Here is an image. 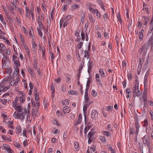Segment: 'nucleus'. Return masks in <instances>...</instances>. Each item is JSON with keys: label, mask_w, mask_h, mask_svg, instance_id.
Instances as JSON below:
<instances>
[{"label": "nucleus", "mask_w": 153, "mask_h": 153, "mask_svg": "<svg viewBox=\"0 0 153 153\" xmlns=\"http://www.w3.org/2000/svg\"><path fill=\"white\" fill-rule=\"evenodd\" d=\"M88 9L90 12L92 13H98V11L97 9H94L90 6L89 7Z\"/></svg>", "instance_id": "9d476101"}, {"label": "nucleus", "mask_w": 153, "mask_h": 153, "mask_svg": "<svg viewBox=\"0 0 153 153\" xmlns=\"http://www.w3.org/2000/svg\"><path fill=\"white\" fill-rule=\"evenodd\" d=\"M16 111H15L13 114V116L15 118L24 120L25 116L26 115L27 109L26 108L20 105H17L15 108Z\"/></svg>", "instance_id": "f257e3e1"}, {"label": "nucleus", "mask_w": 153, "mask_h": 153, "mask_svg": "<svg viewBox=\"0 0 153 153\" xmlns=\"http://www.w3.org/2000/svg\"><path fill=\"white\" fill-rule=\"evenodd\" d=\"M9 88V86H8L7 87H1L0 88V90L1 91L4 92L6 91Z\"/></svg>", "instance_id": "2f4dec72"}, {"label": "nucleus", "mask_w": 153, "mask_h": 153, "mask_svg": "<svg viewBox=\"0 0 153 153\" xmlns=\"http://www.w3.org/2000/svg\"><path fill=\"white\" fill-rule=\"evenodd\" d=\"M50 56L51 57V61L53 63V60L54 59V55L53 53L52 52L50 53Z\"/></svg>", "instance_id": "c03bdc74"}, {"label": "nucleus", "mask_w": 153, "mask_h": 153, "mask_svg": "<svg viewBox=\"0 0 153 153\" xmlns=\"http://www.w3.org/2000/svg\"><path fill=\"white\" fill-rule=\"evenodd\" d=\"M76 56L77 57V58H79H79H80V56L79 53L78 51H76Z\"/></svg>", "instance_id": "680f3d73"}, {"label": "nucleus", "mask_w": 153, "mask_h": 153, "mask_svg": "<svg viewBox=\"0 0 153 153\" xmlns=\"http://www.w3.org/2000/svg\"><path fill=\"white\" fill-rule=\"evenodd\" d=\"M89 88H86L85 91V98H86V97L88 96V91Z\"/></svg>", "instance_id": "864d4df0"}, {"label": "nucleus", "mask_w": 153, "mask_h": 153, "mask_svg": "<svg viewBox=\"0 0 153 153\" xmlns=\"http://www.w3.org/2000/svg\"><path fill=\"white\" fill-rule=\"evenodd\" d=\"M51 89L52 92H55V87L54 84L53 83L51 84Z\"/></svg>", "instance_id": "72a5a7b5"}, {"label": "nucleus", "mask_w": 153, "mask_h": 153, "mask_svg": "<svg viewBox=\"0 0 153 153\" xmlns=\"http://www.w3.org/2000/svg\"><path fill=\"white\" fill-rule=\"evenodd\" d=\"M81 35L82 36V40L83 41H84V40L85 39V36L84 33L83 32H82L81 33Z\"/></svg>", "instance_id": "e2e57ef3"}, {"label": "nucleus", "mask_w": 153, "mask_h": 153, "mask_svg": "<svg viewBox=\"0 0 153 153\" xmlns=\"http://www.w3.org/2000/svg\"><path fill=\"white\" fill-rule=\"evenodd\" d=\"M107 148L110 151L111 153H116L115 150L113 149L110 145H108L107 146Z\"/></svg>", "instance_id": "f8f14e48"}, {"label": "nucleus", "mask_w": 153, "mask_h": 153, "mask_svg": "<svg viewBox=\"0 0 153 153\" xmlns=\"http://www.w3.org/2000/svg\"><path fill=\"white\" fill-rule=\"evenodd\" d=\"M37 31L39 35L41 37H42V32L41 30L40 29V28L38 29Z\"/></svg>", "instance_id": "3c124183"}, {"label": "nucleus", "mask_w": 153, "mask_h": 153, "mask_svg": "<svg viewBox=\"0 0 153 153\" xmlns=\"http://www.w3.org/2000/svg\"><path fill=\"white\" fill-rule=\"evenodd\" d=\"M143 31V30H142L141 31H140L138 34L139 37V39L141 41L142 40H143V33L142 32Z\"/></svg>", "instance_id": "5701e85b"}, {"label": "nucleus", "mask_w": 153, "mask_h": 153, "mask_svg": "<svg viewBox=\"0 0 153 153\" xmlns=\"http://www.w3.org/2000/svg\"><path fill=\"white\" fill-rule=\"evenodd\" d=\"M88 72L89 74H90L91 71L92 70L93 65L92 62H91L90 60H89L88 63Z\"/></svg>", "instance_id": "39448f33"}, {"label": "nucleus", "mask_w": 153, "mask_h": 153, "mask_svg": "<svg viewBox=\"0 0 153 153\" xmlns=\"http://www.w3.org/2000/svg\"><path fill=\"white\" fill-rule=\"evenodd\" d=\"M40 29H43V26L41 22H38Z\"/></svg>", "instance_id": "69168bd1"}, {"label": "nucleus", "mask_w": 153, "mask_h": 153, "mask_svg": "<svg viewBox=\"0 0 153 153\" xmlns=\"http://www.w3.org/2000/svg\"><path fill=\"white\" fill-rule=\"evenodd\" d=\"M38 112L37 109L35 110L34 109L32 110V117L34 119L36 117L38 114Z\"/></svg>", "instance_id": "1a4fd4ad"}, {"label": "nucleus", "mask_w": 153, "mask_h": 153, "mask_svg": "<svg viewBox=\"0 0 153 153\" xmlns=\"http://www.w3.org/2000/svg\"><path fill=\"white\" fill-rule=\"evenodd\" d=\"M14 7H13V6H10L8 7V9L9 11H10L11 13H14V11H13Z\"/></svg>", "instance_id": "f704fd0d"}, {"label": "nucleus", "mask_w": 153, "mask_h": 153, "mask_svg": "<svg viewBox=\"0 0 153 153\" xmlns=\"http://www.w3.org/2000/svg\"><path fill=\"white\" fill-rule=\"evenodd\" d=\"M91 83V80L90 79H88L87 81V83L86 84V88H89Z\"/></svg>", "instance_id": "37998d69"}, {"label": "nucleus", "mask_w": 153, "mask_h": 153, "mask_svg": "<svg viewBox=\"0 0 153 153\" xmlns=\"http://www.w3.org/2000/svg\"><path fill=\"white\" fill-rule=\"evenodd\" d=\"M74 146L75 149L77 151H78L79 149V145L78 143L76 142L75 141L74 142Z\"/></svg>", "instance_id": "2eb2a0df"}, {"label": "nucleus", "mask_w": 153, "mask_h": 153, "mask_svg": "<svg viewBox=\"0 0 153 153\" xmlns=\"http://www.w3.org/2000/svg\"><path fill=\"white\" fill-rule=\"evenodd\" d=\"M99 72L102 77H105V74L102 69L100 68L99 70Z\"/></svg>", "instance_id": "a211bd4d"}, {"label": "nucleus", "mask_w": 153, "mask_h": 153, "mask_svg": "<svg viewBox=\"0 0 153 153\" xmlns=\"http://www.w3.org/2000/svg\"><path fill=\"white\" fill-rule=\"evenodd\" d=\"M62 103L64 105H68L69 103V100H68L66 99L62 101Z\"/></svg>", "instance_id": "f3484780"}, {"label": "nucleus", "mask_w": 153, "mask_h": 153, "mask_svg": "<svg viewBox=\"0 0 153 153\" xmlns=\"http://www.w3.org/2000/svg\"><path fill=\"white\" fill-rule=\"evenodd\" d=\"M98 114L97 111L95 110L92 111L91 114V116L92 118L94 119H96L98 117Z\"/></svg>", "instance_id": "20e7f679"}, {"label": "nucleus", "mask_w": 153, "mask_h": 153, "mask_svg": "<svg viewBox=\"0 0 153 153\" xmlns=\"http://www.w3.org/2000/svg\"><path fill=\"white\" fill-rule=\"evenodd\" d=\"M133 92L134 97H135L136 96H139L141 94V92L140 89L139 88V86L138 84H135V87L133 89Z\"/></svg>", "instance_id": "f03ea898"}, {"label": "nucleus", "mask_w": 153, "mask_h": 153, "mask_svg": "<svg viewBox=\"0 0 153 153\" xmlns=\"http://www.w3.org/2000/svg\"><path fill=\"white\" fill-rule=\"evenodd\" d=\"M85 16L84 14L82 15L81 16V21L82 23L84 21V18H85Z\"/></svg>", "instance_id": "de8ad7c7"}, {"label": "nucleus", "mask_w": 153, "mask_h": 153, "mask_svg": "<svg viewBox=\"0 0 153 153\" xmlns=\"http://www.w3.org/2000/svg\"><path fill=\"white\" fill-rule=\"evenodd\" d=\"M16 131L18 134H19L21 132V128L20 125L17 126L16 127Z\"/></svg>", "instance_id": "4be33fe9"}, {"label": "nucleus", "mask_w": 153, "mask_h": 153, "mask_svg": "<svg viewBox=\"0 0 153 153\" xmlns=\"http://www.w3.org/2000/svg\"><path fill=\"white\" fill-rule=\"evenodd\" d=\"M15 65L16 66V67H18L20 66V64L18 60V59H17L16 60L13 61Z\"/></svg>", "instance_id": "7c9ffc66"}, {"label": "nucleus", "mask_w": 153, "mask_h": 153, "mask_svg": "<svg viewBox=\"0 0 153 153\" xmlns=\"http://www.w3.org/2000/svg\"><path fill=\"white\" fill-rule=\"evenodd\" d=\"M89 19L90 22H91L93 23L94 22V19L93 18L92 16L91 15V16H89Z\"/></svg>", "instance_id": "4d7b16f0"}, {"label": "nucleus", "mask_w": 153, "mask_h": 153, "mask_svg": "<svg viewBox=\"0 0 153 153\" xmlns=\"http://www.w3.org/2000/svg\"><path fill=\"white\" fill-rule=\"evenodd\" d=\"M15 69L16 70L14 71L13 74H15L17 75L18 74L19 72V69L18 67H16Z\"/></svg>", "instance_id": "79ce46f5"}, {"label": "nucleus", "mask_w": 153, "mask_h": 153, "mask_svg": "<svg viewBox=\"0 0 153 153\" xmlns=\"http://www.w3.org/2000/svg\"><path fill=\"white\" fill-rule=\"evenodd\" d=\"M67 131H65L64 133L63 137V140H65L66 138L67 137Z\"/></svg>", "instance_id": "49530a36"}, {"label": "nucleus", "mask_w": 153, "mask_h": 153, "mask_svg": "<svg viewBox=\"0 0 153 153\" xmlns=\"http://www.w3.org/2000/svg\"><path fill=\"white\" fill-rule=\"evenodd\" d=\"M68 93L70 94H76V91L70 90L68 91Z\"/></svg>", "instance_id": "a18cd8bd"}, {"label": "nucleus", "mask_w": 153, "mask_h": 153, "mask_svg": "<svg viewBox=\"0 0 153 153\" xmlns=\"http://www.w3.org/2000/svg\"><path fill=\"white\" fill-rule=\"evenodd\" d=\"M92 94L94 97H95L97 96V92L93 90L92 92Z\"/></svg>", "instance_id": "8fccbe9b"}, {"label": "nucleus", "mask_w": 153, "mask_h": 153, "mask_svg": "<svg viewBox=\"0 0 153 153\" xmlns=\"http://www.w3.org/2000/svg\"><path fill=\"white\" fill-rule=\"evenodd\" d=\"M99 138L101 141L104 143L105 142L106 138L105 136H101L99 137Z\"/></svg>", "instance_id": "b1692460"}, {"label": "nucleus", "mask_w": 153, "mask_h": 153, "mask_svg": "<svg viewBox=\"0 0 153 153\" xmlns=\"http://www.w3.org/2000/svg\"><path fill=\"white\" fill-rule=\"evenodd\" d=\"M63 110L64 114H67L70 112L71 108L69 107L65 106L63 108Z\"/></svg>", "instance_id": "423d86ee"}, {"label": "nucleus", "mask_w": 153, "mask_h": 153, "mask_svg": "<svg viewBox=\"0 0 153 153\" xmlns=\"http://www.w3.org/2000/svg\"><path fill=\"white\" fill-rule=\"evenodd\" d=\"M13 61H14L15 60H16L17 59H18L17 58V57L14 54H13Z\"/></svg>", "instance_id": "052dcab7"}, {"label": "nucleus", "mask_w": 153, "mask_h": 153, "mask_svg": "<svg viewBox=\"0 0 153 153\" xmlns=\"http://www.w3.org/2000/svg\"><path fill=\"white\" fill-rule=\"evenodd\" d=\"M3 57L2 59V61L6 62L7 61H8V56L6 55L4 53L3 54Z\"/></svg>", "instance_id": "dca6fc26"}, {"label": "nucleus", "mask_w": 153, "mask_h": 153, "mask_svg": "<svg viewBox=\"0 0 153 153\" xmlns=\"http://www.w3.org/2000/svg\"><path fill=\"white\" fill-rule=\"evenodd\" d=\"M83 44V42H81L79 43L77 45L76 47L78 49H79L81 48Z\"/></svg>", "instance_id": "4c0bfd02"}, {"label": "nucleus", "mask_w": 153, "mask_h": 153, "mask_svg": "<svg viewBox=\"0 0 153 153\" xmlns=\"http://www.w3.org/2000/svg\"><path fill=\"white\" fill-rule=\"evenodd\" d=\"M149 124L148 121L147 119H145L144 120V126H146V131L147 132V126H148Z\"/></svg>", "instance_id": "a878e982"}, {"label": "nucleus", "mask_w": 153, "mask_h": 153, "mask_svg": "<svg viewBox=\"0 0 153 153\" xmlns=\"http://www.w3.org/2000/svg\"><path fill=\"white\" fill-rule=\"evenodd\" d=\"M139 149L140 152V153H143V145L142 143H139Z\"/></svg>", "instance_id": "c756f323"}, {"label": "nucleus", "mask_w": 153, "mask_h": 153, "mask_svg": "<svg viewBox=\"0 0 153 153\" xmlns=\"http://www.w3.org/2000/svg\"><path fill=\"white\" fill-rule=\"evenodd\" d=\"M149 45H153V36H152L150 37L149 39V45L146 47V49L149 48Z\"/></svg>", "instance_id": "ddd939ff"}, {"label": "nucleus", "mask_w": 153, "mask_h": 153, "mask_svg": "<svg viewBox=\"0 0 153 153\" xmlns=\"http://www.w3.org/2000/svg\"><path fill=\"white\" fill-rule=\"evenodd\" d=\"M1 137L3 140L9 142H11L12 141L11 137H7L5 135H1Z\"/></svg>", "instance_id": "6e6552de"}, {"label": "nucleus", "mask_w": 153, "mask_h": 153, "mask_svg": "<svg viewBox=\"0 0 153 153\" xmlns=\"http://www.w3.org/2000/svg\"><path fill=\"white\" fill-rule=\"evenodd\" d=\"M15 84H16V81L15 80H13L10 82V85H13Z\"/></svg>", "instance_id": "603ef678"}, {"label": "nucleus", "mask_w": 153, "mask_h": 153, "mask_svg": "<svg viewBox=\"0 0 153 153\" xmlns=\"http://www.w3.org/2000/svg\"><path fill=\"white\" fill-rule=\"evenodd\" d=\"M143 23L141 21H139L137 23L138 27L140 28L141 26L142 25Z\"/></svg>", "instance_id": "58836bf2"}, {"label": "nucleus", "mask_w": 153, "mask_h": 153, "mask_svg": "<svg viewBox=\"0 0 153 153\" xmlns=\"http://www.w3.org/2000/svg\"><path fill=\"white\" fill-rule=\"evenodd\" d=\"M143 62L141 61V60L140 59L137 69V74H140V72L141 71L142 68L143 66Z\"/></svg>", "instance_id": "0eeeda50"}, {"label": "nucleus", "mask_w": 153, "mask_h": 153, "mask_svg": "<svg viewBox=\"0 0 153 153\" xmlns=\"http://www.w3.org/2000/svg\"><path fill=\"white\" fill-rule=\"evenodd\" d=\"M143 45L139 50V54H142V57H143Z\"/></svg>", "instance_id": "473e14b6"}, {"label": "nucleus", "mask_w": 153, "mask_h": 153, "mask_svg": "<svg viewBox=\"0 0 153 153\" xmlns=\"http://www.w3.org/2000/svg\"><path fill=\"white\" fill-rule=\"evenodd\" d=\"M13 107L15 109L16 108V107H17V105H16L17 103L16 102H13Z\"/></svg>", "instance_id": "0e129e2a"}, {"label": "nucleus", "mask_w": 153, "mask_h": 153, "mask_svg": "<svg viewBox=\"0 0 153 153\" xmlns=\"http://www.w3.org/2000/svg\"><path fill=\"white\" fill-rule=\"evenodd\" d=\"M33 68L34 69H36L37 68V61L35 59L34 60Z\"/></svg>", "instance_id": "ea45409f"}, {"label": "nucleus", "mask_w": 153, "mask_h": 153, "mask_svg": "<svg viewBox=\"0 0 153 153\" xmlns=\"http://www.w3.org/2000/svg\"><path fill=\"white\" fill-rule=\"evenodd\" d=\"M152 33V35L153 36V28L152 27L151 30L148 33V34L150 35L151 33Z\"/></svg>", "instance_id": "774afa93"}, {"label": "nucleus", "mask_w": 153, "mask_h": 153, "mask_svg": "<svg viewBox=\"0 0 153 153\" xmlns=\"http://www.w3.org/2000/svg\"><path fill=\"white\" fill-rule=\"evenodd\" d=\"M82 116L81 114H79V117L78 118V119L77 121L76 122L75 124L76 125H78L79 124H80L81 123L82 121Z\"/></svg>", "instance_id": "4468645a"}, {"label": "nucleus", "mask_w": 153, "mask_h": 153, "mask_svg": "<svg viewBox=\"0 0 153 153\" xmlns=\"http://www.w3.org/2000/svg\"><path fill=\"white\" fill-rule=\"evenodd\" d=\"M103 17L105 20H107L108 17V14L107 13H105L103 15Z\"/></svg>", "instance_id": "5fc2aeb1"}, {"label": "nucleus", "mask_w": 153, "mask_h": 153, "mask_svg": "<svg viewBox=\"0 0 153 153\" xmlns=\"http://www.w3.org/2000/svg\"><path fill=\"white\" fill-rule=\"evenodd\" d=\"M146 146H147L148 147L149 150H150L151 149V145L149 140H146Z\"/></svg>", "instance_id": "6ab92c4d"}, {"label": "nucleus", "mask_w": 153, "mask_h": 153, "mask_svg": "<svg viewBox=\"0 0 153 153\" xmlns=\"http://www.w3.org/2000/svg\"><path fill=\"white\" fill-rule=\"evenodd\" d=\"M102 133L108 137H111V135L110 132L107 131H102Z\"/></svg>", "instance_id": "412c9836"}, {"label": "nucleus", "mask_w": 153, "mask_h": 153, "mask_svg": "<svg viewBox=\"0 0 153 153\" xmlns=\"http://www.w3.org/2000/svg\"><path fill=\"white\" fill-rule=\"evenodd\" d=\"M43 105H44L45 108H46L47 107V106L48 105V103L46 101L44 100L43 101Z\"/></svg>", "instance_id": "6e6d98bb"}, {"label": "nucleus", "mask_w": 153, "mask_h": 153, "mask_svg": "<svg viewBox=\"0 0 153 153\" xmlns=\"http://www.w3.org/2000/svg\"><path fill=\"white\" fill-rule=\"evenodd\" d=\"M3 147L4 149H5L7 150L8 148H10L9 146L7 145L6 144H3Z\"/></svg>", "instance_id": "bf43d9fd"}, {"label": "nucleus", "mask_w": 153, "mask_h": 153, "mask_svg": "<svg viewBox=\"0 0 153 153\" xmlns=\"http://www.w3.org/2000/svg\"><path fill=\"white\" fill-rule=\"evenodd\" d=\"M94 134V132L90 131L88 133V137L89 139H91L92 137H93V135Z\"/></svg>", "instance_id": "cd10ccee"}, {"label": "nucleus", "mask_w": 153, "mask_h": 153, "mask_svg": "<svg viewBox=\"0 0 153 153\" xmlns=\"http://www.w3.org/2000/svg\"><path fill=\"white\" fill-rule=\"evenodd\" d=\"M4 68H5L6 70H7V71H6V72H7V71L8 72H9V68L8 65H5L4 67Z\"/></svg>", "instance_id": "13d9d810"}, {"label": "nucleus", "mask_w": 153, "mask_h": 153, "mask_svg": "<svg viewBox=\"0 0 153 153\" xmlns=\"http://www.w3.org/2000/svg\"><path fill=\"white\" fill-rule=\"evenodd\" d=\"M88 50H85L84 51V57H87V58L88 59L89 58V57L90 56V54L88 52Z\"/></svg>", "instance_id": "aec40b11"}, {"label": "nucleus", "mask_w": 153, "mask_h": 153, "mask_svg": "<svg viewBox=\"0 0 153 153\" xmlns=\"http://www.w3.org/2000/svg\"><path fill=\"white\" fill-rule=\"evenodd\" d=\"M90 128L91 126H88L85 127L84 130V133L85 135L86 134L88 131L90 129Z\"/></svg>", "instance_id": "bb28decb"}, {"label": "nucleus", "mask_w": 153, "mask_h": 153, "mask_svg": "<svg viewBox=\"0 0 153 153\" xmlns=\"http://www.w3.org/2000/svg\"><path fill=\"white\" fill-rule=\"evenodd\" d=\"M149 71H147L145 75V77H144V79L145 81H144V95L146 97V96L147 95V92L146 91V86L147 84V76L149 75Z\"/></svg>", "instance_id": "7ed1b4c3"}, {"label": "nucleus", "mask_w": 153, "mask_h": 153, "mask_svg": "<svg viewBox=\"0 0 153 153\" xmlns=\"http://www.w3.org/2000/svg\"><path fill=\"white\" fill-rule=\"evenodd\" d=\"M5 53L7 55H10L11 53L10 49L9 48L7 49Z\"/></svg>", "instance_id": "09e8293b"}, {"label": "nucleus", "mask_w": 153, "mask_h": 153, "mask_svg": "<svg viewBox=\"0 0 153 153\" xmlns=\"http://www.w3.org/2000/svg\"><path fill=\"white\" fill-rule=\"evenodd\" d=\"M0 19L1 23L5 26L6 25V23L4 20L3 17L2 15L0 14Z\"/></svg>", "instance_id": "c85d7f7f"}, {"label": "nucleus", "mask_w": 153, "mask_h": 153, "mask_svg": "<svg viewBox=\"0 0 153 153\" xmlns=\"http://www.w3.org/2000/svg\"><path fill=\"white\" fill-rule=\"evenodd\" d=\"M25 100V98L24 96L22 95L20 98L19 101L21 102H23Z\"/></svg>", "instance_id": "e433bc0d"}, {"label": "nucleus", "mask_w": 153, "mask_h": 153, "mask_svg": "<svg viewBox=\"0 0 153 153\" xmlns=\"http://www.w3.org/2000/svg\"><path fill=\"white\" fill-rule=\"evenodd\" d=\"M112 108L113 107H112L111 106H108L107 107V110L108 111H111Z\"/></svg>", "instance_id": "338daca9"}, {"label": "nucleus", "mask_w": 153, "mask_h": 153, "mask_svg": "<svg viewBox=\"0 0 153 153\" xmlns=\"http://www.w3.org/2000/svg\"><path fill=\"white\" fill-rule=\"evenodd\" d=\"M0 47L3 52H4L5 50V47L2 43L0 44Z\"/></svg>", "instance_id": "c9c22d12"}, {"label": "nucleus", "mask_w": 153, "mask_h": 153, "mask_svg": "<svg viewBox=\"0 0 153 153\" xmlns=\"http://www.w3.org/2000/svg\"><path fill=\"white\" fill-rule=\"evenodd\" d=\"M79 5L77 4H74L72 5L71 7V10H73L76 9H79Z\"/></svg>", "instance_id": "393cba45"}, {"label": "nucleus", "mask_w": 153, "mask_h": 153, "mask_svg": "<svg viewBox=\"0 0 153 153\" xmlns=\"http://www.w3.org/2000/svg\"><path fill=\"white\" fill-rule=\"evenodd\" d=\"M84 62H82L81 63V64L79 66V71H80L81 70L83 67L84 66Z\"/></svg>", "instance_id": "a19ab883"}, {"label": "nucleus", "mask_w": 153, "mask_h": 153, "mask_svg": "<svg viewBox=\"0 0 153 153\" xmlns=\"http://www.w3.org/2000/svg\"><path fill=\"white\" fill-rule=\"evenodd\" d=\"M20 37L21 39L20 41L21 45L22 46H24L25 48H26V46L25 45L24 37L21 34L20 35Z\"/></svg>", "instance_id": "9b49d317"}]
</instances>
